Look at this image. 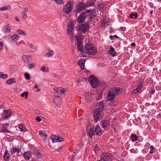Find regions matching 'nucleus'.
<instances>
[{
    "mask_svg": "<svg viewBox=\"0 0 161 161\" xmlns=\"http://www.w3.org/2000/svg\"><path fill=\"white\" fill-rule=\"evenodd\" d=\"M122 89L119 87L112 88L108 92L107 97V100L112 101L114 99L115 96L120 93Z\"/></svg>",
    "mask_w": 161,
    "mask_h": 161,
    "instance_id": "1",
    "label": "nucleus"
},
{
    "mask_svg": "<svg viewBox=\"0 0 161 161\" xmlns=\"http://www.w3.org/2000/svg\"><path fill=\"white\" fill-rule=\"evenodd\" d=\"M104 103L103 102H101L99 103V106L100 108H97L93 112V117L94 121L97 122L98 120H100L103 117L102 113L101 111V110H103L104 108Z\"/></svg>",
    "mask_w": 161,
    "mask_h": 161,
    "instance_id": "2",
    "label": "nucleus"
},
{
    "mask_svg": "<svg viewBox=\"0 0 161 161\" xmlns=\"http://www.w3.org/2000/svg\"><path fill=\"white\" fill-rule=\"evenodd\" d=\"M84 51L86 53L90 55H94L97 52V48L93 45L89 43L85 44Z\"/></svg>",
    "mask_w": 161,
    "mask_h": 161,
    "instance_id": "3",
    "label": "nucleus"
},
{
    "mask_svg": "<svg viewBox=\"0 0 161 161\" xmlns=\"http://www.w3.org/2000/svg\"><path fill=\"white\" fill-rule=\"evenodd\" d=\"M88 81L90 85L94 88H96L98 86H103V83H100L97 79L93 75L89 77Z\"/></svg>",
    "mask_w": 161,
    "mask_h": 161,
    "instance_id": "4",
    "label": "nucleus"
},
{
    "mask_svg": "<svg viewBox=\"0 0 161 161\" xmlns=\"http://www.w3.org/2000/svg\"><path fill=\"white\" fill-rule=\"evenodd\" d=\"M89 27L88 23H85L80 25L78 27V29L81 33L84 34L89 29Z\"/></svg>",
    "mask_w": 161,
    "mask_h": 161,
    "instance_id": "5",
    "label": "nucleus"
},
{
    "mask_svg": "<svg viewBox=\"0 0 161 161\" xmlns=\"http://www.w3.org/2000/svg\"><path fill=\"white\" fill-rule=\"evenodd\" d=\"M63 10L66 14H69L70 13V1H68L64 6Z\"/></svg>",
    "mask_w": 161,
    "mask_h": 161,
    "instance_id": "6",
    "label": "nucleus"
},
{
    "mask_svg": "<svg viewBox=\"0 0 161 161\" xmlns=\"http://www.w3.org/2000/svg\"><path fill=\"white\" fill-rule=\"evenodd\" d=\"M53 90L56 93H55L54 95H56V96L57 95L59 96L62 95L66 91V89L65 88H62L61 87H57L54 88Z\"/></svg>",
    "mask_w": 161,
    "mask_h": 161,
    "instance_id": "7",
    "label": "nucleus"
},
{
    "mask_svg": "<svg viewBox=\"0 0 161 161\" xmlns=\"http://www.w3.org/2000/svg\"><path fill=\"white\" fill-rule=\"evenodd\" d=\"M51 139L52 141L53 142H60L64 140V139L62 137L57 136H51Z\"/></svg>",
    "mask_w": 161,
    "mask_h": 161,
    "instance_id": "8",
    "label": "nucleus"
},
{
    "mask_svg": "<svg viewBox=\"0 0 161 161\" xmlns=\"http://www.w3.org/2000/svg\"><path fill=\"white\" fill-rule=\"evenodd\" d=\"M11 111L9 110H4L3 111V114L2 115V118L7 119L11 114Z\"/></svg>",
    "mask_w": 161,
    "mask_h": 161,
    "instance_id": "9",
    "label": "nucleus"
},
{
    "mask_svg": "<svg viewBox=\"0 0 161 161\" xmlns=\"http://www.w3.org/2000/svg\"><path fill=\"white\" fill-rule=\"evenodd\" d=\"M20 151L18 149L15 148H13L10 150L11 155L13 156H18Z\"/></svg>",
    "mask_w": 161,
    "mask_h": 161,
    "instance_id": "10",
    "label": "nucleus"
},
{
    "mask_svg": "<svg viewBox=\"0 0 161 161\" xmlns=\"http://www.w3.org/2000/svg\"><path fill=\"white\" fill-rule=\"evenodd\" d=\"M77 47L78 49L80 52H82L83 51V45L81 41L79 39V38H77Z\"/></svg>",
    "mask_w": 161,
    "mask_h": 161,
    "instance_id": "11",
    "label": "nucleus"
},
{
    "mask_svg": "<svg viewBox=\"0 0 161 161\" xmlns=\"http://www.w3.org/2000/svg\"><path fill=\"white\" fill-rule=\"evenodd\" d=\"M67 27L66 29V33L68 35L70 34V19L68 18L65 20Z\"/></svg>",
    "mask_w": 161,
    "mask_h": 161,
    "instance_id": "12",
    "label": "nucleus"
},
{
    "mask_svg": "<svg viewBox=\"0 0 161 161\" xmlns=\"http://www.w3.org/2000/svg\"><path fill=\"white\" fill-rule=\"evenodd\" d=\"M103 127L104 130H107L110 126V124L109 121L108 120H104L101 123Z\"/></svg>",
    "mask_w": 161,
    "mask_h": 161,
    "instance_id": "13",
    "label": "nucleus"
},
{
    "mask_svg": "<svg viewBox=\"0 0 161 161\" xmlns=\"http://www.w3.org/2000/svg\"><path fill=\"white\" fill-rule=\"evenodd\" d=\"M8 126V124H3L2 127H0V132L9 133V131L7 129Z\"/></svg>",
    "mask_w": 161,
    "mask_h": 161,
    "instance_id": "14",
    "label": "nucleus"
},
{
    "mask_svg": "<svg viewBox=\"0 0 161 161\" xmlns=\"http://www.w3.org/2000/svg\"><path fill=\"white\" fill-rule=\"evenodd\" d=\"M86 13L81 14L79 16L78 18V21L79 23L83 22L86 18Z\"/></svg>",
    "mask_w": 161,
    "mask_h": 161,
    "instance_id": "15",
    "label": "nucleus"
},
{
    "mask_svg": "<svg viewBox=\"0 0 161 161\" xmlns=\"http://www.w3.org/2000/svg\"><path fill=\"white\" fill-rule=\"evenodd\" d=\"M111 155L109 153H103L101 156V159H103V161H106L110 159Z\"/></svg>",
    "mask_w": 161,
    "mask_h": 161,
    "instance_id": "16",
    "label": "nucleus"
},
{
    "mask_svg": "<svg viewBox=\"0 0 161 161\" xmlns=\"http://www.w3.org/2000/svg\"><path fill=\"white\" fill-rule=\"evenodd\" d=\"M11 29V26L8 25L4 26L3 29V31L6 34H8L10 32Z\"/></svg>",
    "mask_w": 161,
    "mask_h": 161,
    "instance_id": "17",
    "label": "nucleus"
},
{
    "mask_svg": "<svg viewBox=\"0 0 161 161\" xmlns=\"http://www.w3.org/2000/svg\"><path fill=\"white\" fill-rule=\"evenodd\" d=\"M23 156L26 160H28L32 157L31 153L30 151L25 152L23 154Z\"/></svg>",
    "mask_w": 161,
    "mask_h": 161,
    "instance_id": "18",
    "label": "nucleus"
},
{
    "mask_svg": "<svg viewBox=\"0 0 161 161\" xmlns=\"http://www.w3.org/2000/svg\"><path fill=\"white\" fill-rule=\"evenodd\" d=\"M53 102L56 105H60L62 103L60 98L57 96L53 98Z\"/></svg>",
    "mask_w": 161,
    "mask_h": 161,
    "instance_id": "19",
    "label": "nucleus"
},
{
    "mask_svg": "<svg viewBox=\"0 0 161 161\" xmlns=\"http://www.w3.org/2000/svg\"><path fill=\"white\" fill-rule=\"evenodd\" d=\"M94 128V132L96 134L98 135H102V130L99 126H96Z\"/></svg>",
    "mask_w": 161,
    "mask_h": 161,
    "instance_id": "20",
    "label": "nucleus"
},
{
    "mask_svg": "<svg viewBox=\"0 0 161 161\" xmlns=\"http://www.w3.org/2000/svg\"><path fill=\"white\" fill-rule=\"evenodd\" d=\"M16 129L17 130H20L23 132H25L26 131L25 126L22 124L16 126Z\"/></svg>",
    "mask_w": 161,
    "mask_h": 161,
    "instance_id": "21",
    "label": "nucleus"
},
{
    "mask_svg": "<svg viewBox=\"0 0 161 161\" xmlns=\"http://www.w3.org/2000/svg\"><path fill=\"white\" fill-rule=\"evenodd\" d=\"M86 61L85 59L84 58L80 59L78 62V64L80 68L82 69H84V64Z\"/></svg>",
    "mask_w": 161,
    "mask_h": 161,
    "instance_id": "22",
    "label": "nucleus"
},
{
    "mask_svg": "<svg viewBox=\"0 0 161 161\" xmlns=\"http://www.w3.org/2000/svg\"><path fill=\"white\" fill-rule=\"evenodd\" d=\"M31 55H24L22 56V58L24 61L29 62V60L31 58Z\"/></svg>",
    "mask_w": 161,
    "mask_h": 161,
    "instance_id": "23",
    "label": "nucleus"
},
{
    "mask_svg": "<svg viewBox=\"0 0 161 161\" xmlns=\"http://www.w3.org/2000/svg\"><path fill=\"white\" fill-rule=\"evenodd\" d=\"M10 154L8 151H6L4 153L3 158L6 161H8L10 158Z\"/></svg>",
    "mask_w": 161,
    "mask_h": 161,
    "instance_id": "24",
    "label": "nucleus"
},
{
    "mask_svg": "<svg viewBox=\"0 0 161 161\" xmlns=\"http://www.w3.org/2000/svg\"><path fill=\"white\" fill-rule=\"evenodd\" d=\"M108 53L111 55L113 57L115 56L116 55V53L115 51L114 48L111 47L110 50L108 52Z\"/></svg>",
    "mask_w": 161,
    "mask_h": 161,
    "instance_id": "25",
    "label": "nucleus"
},
{
    "mask_svg": "<svg viewBox=\"0 0 161 161\" xmlns=\"http://www.w3.org/2000/svg\"><path fill=\"white\" fill-rule=\"evenodd\" d=\"M92 94L91 93H86L85 94V97L86 99L88 101H89L92 99Z\"/></svg>",
    "mask_w": 161,
    "mask_h": 161,
    "instance_id": "26",
    "label": "nucleus"
},
{
    "mask_svg": "<svg viewBox=\"0 0 161 161\" xmlns=\"http://www.w3.org/2000/svg\"><path fill=\"white\" fill-rule=\"evenodd\" d=\"M86 4H85L83 3H80L78 8L80 10V11H81L84 9L86 7Z\"/></svg>",
    "mask_w": 161,
    "mask_h": 161,
    "instance_id": "27",
    "label": "nucleus"
},
{
    "mask_svg": "<svg viewBox=\"0 0 161 161\" xmlns=\"http://www.w3.org/2000/svg\"><path fill=\"white\" fill-rule=\"evenodd\" d=\"M94 128H91L89 131V134L90 137H92V135L94 134Z\"/></svg>",
    "mask_w": 161,
    "mask_h": 161,
    "instance_id": "28",
    "label": "nucleus"
},
{
    "mask_svg": "<svg viewBox=\"0 0 161 161\" xmlns=\"http://www.w3.org/2000/svg\"><path fill=\"white\" fill-rule=\"evenodd\" d=\"M54 54L53 51L52 50H48V52L46 54L45 56L47 57H49L52 56Z\"/></svg>",
    "mask_w": 161,
    "mask_h": 161,
    "instance_id": "29",
    "label": "nucleus"
},
{
    "mask_svg": "<svg viewBox=\"0 0 161 161\" xmlns=\"http://www.w3.org/2000/svg\"><path fill=\"white\" fill-rule=\"evenodd\" d=\"M39 134L41 137L44 138H46L47 136V135L45 133V132L43 131H40Z\"/></svg>",
    "mask_w": 161,
    "mask_h": 161,
    "instance_id": "30",
    "label": "nucleus"
},
{
    "mask_svg": "<svg viewBox=\"0 0 161 161\" xmlns=\"http://www.w3.org/2000/svg\"><path fill=\"white\" fill-rule=\"evenodd\" d=\"M95 3V1L94 0L89 1L86 4V7H89L90 6H93Z\"/></svg>",
    "mask_w": 161,
    "mask_h": 161,
    "instance_id": "31",
    "label": "nucleus"
},
{
    "mask_svg": "<svg viewBox=\"0 0 161 161\" xmlns=\"http://www.w3.org/2000/svg\"><path fill=\"white\" fill-rule=\"evenodd\" d=\"M16 82L15 78H11L7 80V83L8 84H11L12 83H15Z\"/></svg>",
    "mask_w": 161,
    "mask_h": 161,
    "instance_id": "32",
    "label": "nucleus"
},
{
    "mask_svg": "<svg viewBox=\"0 0 161 161\" xmlns=\"http://www.w3.org/2000/svg\"><path fill=\"white\" fill-rule=\"evenodd\" d=\"M19 38V37H18V36L15 34H14L11 36V38L14 42L16 40H17Z\"/></svg>",
    "mask_w": 161,
    "mask_h": 161,
    "instance_id": "33",
    "label": "nucleus"
},
{
    "mask_svg": "<svg viewBox=\"0 0 161 161\" xmlns=\"http://www.w3.org/2000/svg\"><path fill=\"white\" fill-rule=\"evenodd\" d=\"M11 8L10 5H8L6 6H5L1 8V11L8 10H9Z\"/></svg>",
    "mask_w": 161,
    "mask_h": 161,
    "instance_id": "34",
    "label": "nucleus"
},
{
    "mask_svg": "<svg viewBox=\"0 0 161 161\" xmlns=\"http://www.w3.org/2000/svg\"><path fill=\"white\" fill-rule=\"evenodd\" d=\"M27 13L25 12H22L21 14V18L23 20H25L27 18Z\"/></svg>",
    "mask_w": 161,
    "mask_h": 161,
    "instance_id": "35",
    "label": "nucleus"
},
{
    "mask_svg": "<svg viewBox=\"0 0 161 161\" xmlns=\"http://www.w3.org/2000/svg\"><path fill=\"white\" fill-rule=\"evenodd\" d=\"M131 140L132 141L134 142L135 141H136L137 140V139L138 138V137L136 135H131L130 136Z\"/></svg>",
    "mask_w": 161,
    "mask_h": 161,
    "instance_id": "36",
    "label": "nucleus"
},
{
    "mask_svg": "<svg viewBox=\"0 0 161 161\" xmlns=\"http://www.w3.org/2000/svg\"><path fill=\"white\" fill-rule=\"evenodd\" d=\"M8 77V75L7 74H3L2 72H0V78L3 79H6Z\"/></svg>",
    "mask_w": 161,
    "mask_h": 161,
    "instance_id": "37",
    "label": "nucleus"
},
{
    "mask_svg": "<svg viewBox=\"0 0 161 161\" xmlns=\"http://www.w3.org/2000/svg\"><path fill=\"white\" fill-rule=\"evenodd\" d=\"M17 32L19 34L22 35H26L25 32L23 30H17Z\"/></svg>",
    "mask_w": 161,
    "mask_h": 161,
    "instance_id": "38",
    "label": "nucleus"
},
{
    "mask_svg": "<svg viewBox=\"0 0 161 161\" xmlns=\"http://www.w3.org/2000/svg\"><path fill=\"white\" fill-rule=\"evenodd\" d=\"M28 92H24L21 94V97H23L25 96V98L26 99L28 97Z\"/></svg>",
    "mask_w": 161,
    "mask_h": 161,
    "instance_id": "39",
    "label": "nucleus"
},
{
    "mask_svg": "<svg viewBox=\"0 0 161 161\" xmlns=\"http://www.w3.org/2000/svg\"><path fill=\"white\" fill-rule=\"evenodd\" d=\"M41 70L43 72H48V69L45 67L43 66L41 68Z\"/></svg>",
    "mask_w": 161,
    "mask_h": 161,
    "instance_id": "40",
    "label": "nucleus"
},
{
    "mask_svg": "<svg viewBox=\"0 0 161 161\" xmlns=\"http://www.w3.org/2000/svg\"><path fill=\"white\" fill-rule=\"evenodd\" d=\"M35 65V63H33L31 64H28L27 65V67L29 69H31L33 68Z\"/></svg>",
    "mask_w": 161,
    "mask_h": 161,
    "instance_id": "41",
    "label": "nucleus"
},
{
    "mask_svg": "<svg viewBox=\"0 0 161 161\" xmlns=\"http://www.w3.org/2000/svg\"><path fill=\"white\" fill-rule=\"evenodd\" d=\"M24 75L25 76V78L26 79L29 80L31 79L30 75L28 73H25L24 74Z\"/></svg>",
    "mask_w": 161,
    "mask_h": 161,
    "instance_id": "42",
    "label": "nucleus"
},
{
    "mask_svg": "<svg viewBox=\"0 0 161 161\" xmlns=\"http://www.w3.org/2000/svg\"><path fill=\"white\" fill-rule=\"evenodd\" d=\"M54 1L58 4H64V2L62 1V0H54Z\"/></svg>",
    "mask_w": 161,
    "mask_h": 161,
    "instance_id": "43",
    "label": "nucleus"
},
{
    "mask_svg": "<svg viewBox=\"0 0 161 161\" xmlns=\"http://www.w3.org/2000/svg\"><path fill=\"white\" fill-rule=\"evenodd\" d=\"M92 15L91 14H88L87 15H86V18L89 20H90V19H92Z\"/></svg>",
    "mask_w": 161,
    "mask_h": 161,
    "instance_id": "44",
    "label": "nucleus"
},
{
    "mask_svg": "<svg viewBox=\"0 0 161 161\" xmlns=\"http://www.w3.org/2000/svg\"><path fill=\"white\" fill-rule=\"evenodd\" d=\"M130 151L131 153H136L138 151L137 150V149H132L130 150Z\"/></svg>",
    "mask_w": 161,
    "mask_h": 161,
    "instance_id": "45",
    "label": "nucleus"
},
{
    "mask_svg": "<svg viewBox=\"0 0 161 161\" xmlns=\"http://www.w3.org/2000/svg\"><path fill=\"white\" fill-rule=\"evenodd\" d=\"M29 47H30L31 49V50H30V52L31 53H32L33 52V51L32 50V49H33V45L32 44V43H30L29 44Z\"/></svg>",
    "mask_w": 161,
    "mask_h": 161,
    "instance_id": "46",
    "label": "nucleus"
},
{
    "mask_svg": "<svg viewBox=\"0 0 161 161\" xmlns=\"http://www.w3.org/2000/svg\"><path fill=\"white\" fill-rule=\"evenodd\" d=\"M35 153L37 156L38 157H40L41 155L39 152L38 151H36L35 152Z\"/></svg>",
    "mask_w": 161,
    "mask_h": 161,
    "instance_id": "47",
    "label": "nucleus"
},
{
    "mask_svg": "<svg viewBox=\"0 0 161 161\" xmlns=\"http://www.w3.org/2000/svg\"><path fill=\"white\" fill-rule=\"evenodd\" d=\"M98 150H99V149L98 148V146L97 144H96L95 146V147H94L95 151V152L97 151H98Z\"/></svg>",
    "mask_w": 161,
    "mask_h": 161,
    "instance_id": "48",
    "label": "nucleus"
},
{
    "mask_svg": "<svg viewBox=\"0 0 161 161\" xmlns=\"http://www.w3.org/2000/svg\"><path fill=\"white\" fill-rule=\"evenodd\" d=\"M142 88V86L140 85H138L137 86V88L136 89L138 91V92H140Z\"/></svg>",
    "mask_w": 161,
    "mask_h": 161,
    "instance_id": "49",
    "label": "nucleus"
},
{
    "mask_svg": "<svg viewBox=\"0 0 161 161\" xmlns=\"http://www.w3.org/2000/svg\"><path fill=\"white\" fill-rule=\"evenodd\" d=\"M3 44V42H0V50H2Z\"/></svg>",
    "mask_w": 161,
    "mask_h": 161,
    "instance_id": "50",
    "label": "nucleus"
},
{
    "mask_svg": "<svg viewBox=\"0 0 161 161\" xmlns=\"http://www.w3.org/2000/svg\"><path fill=\"white\" fill-rule=\"evenodd\" d=\"M36 120L37 121L39 122H40L42 120V119L39 117L38 116L36 117Z\"/></svg>",
    "mask_w": 161,
    "mask_h": 161,
    "instance_id": "51",
    "label": "nucleus"
},
{
    "mask_svg": "<svg viewBox=\"0 0 161 161\" xmlns=\"http://www.w3.org/2000/svg\"><path fill=\"white\" fill-rule=\"evenodd\" d=\"M150 93L151 94H154L155 93V91L154 90L152 89L149 91Z\"/></svg>",
    "mask_w": 161,
    "mask_h": 161,
    "instance_id": "52",
    "label": "nucleus"
},
{
    "mask_svg": "<svg viewBox=\"0 0 161 161\" xmlns=\"http://www.w3.org/2000/svg\"><path fill=\"white\" fill-rule=\"evenodd\" d=\"M139 92H138V91L136 89H135L134 90H133V91H132V93L133 94H136Z\"/></svg>",
    "mask_w": 161,
    "mask_h": 161,
    "instance_id": "53",
    "label": "nucleus"
},
{
    "mask_svg": "<svg viewBox=\"0 0 161 161\" xmlns=\"http://www.w3.org/2000/svg\"><path fill=\"white\" fill-rule=\"evenodd\" d=\"M28 11V9L27 8H24V10L22 11L23 12H25L26 13Z\"/></svg>",
    "mask_w": 161,
    "mask_h": 161,
    "instance_id": "54",
    "label": "nucleus"
},
{
    "mask_svg": "<svg viewBox=\"0 0 161 161\" xmlns=\"http://www.w3.org/2000/svg\"><path fill=\"white\" fill-rule=\"evenodd\" d=\"M91 10H87L85 12H84L83 13H86V15H87V13H89L91 12Z\"/></svg>",
    "mask_w": 161,
    "mask_h": 161,
    "instance_id": "55",
    "label": "nucleus"
},
{
    "mask_svg": "<svg viewBox=\"0 0 161 161\" xmlns=\"http://www.w3.org/2000/svg\"><path fill=\"white\" fill-rule=\"evenodd\" d=\"M134 14L131 13L129 15V17L130 18H134Z\"/></svg>",
    "mask_w": 161,
    "mask_h": 161,
    "instance_id": "56",
    "label": "nucleus"
},
{
    "mask_svg": "<svg viewBox=\"0 0 161 161\" xmlns=\"http://www.w3.org/2000/svg\"><path fill=\"white\" fill-rule=\"evenodd\" d=\"M134 18H135V19H136L137 17V14L136 13H135V14H134Z\"/></svg>",
    "mask_w": 161,
    "mask_h": 161,
    "instance_id": "57",
    "label": "nucleus"
},
{
    "mask_svg": "<svg viewBox=\"0 0 161 161\" xmlns=\"http://www.w3.org/2000/svg\"><path fill=\"white\" fill-rule=\"evenodd\" d=\"M15 20L18 22L19 21V19L18 18V17L16 16L15 18Z\"/></svg>",
    "mask_w": 161,
    "mask_h": 161,
    "instance_id": "58",
    "label": "nucleus"
},
{
    "mask_svg": "<svg viewBox=\"0 0 161 161\" xmlns=\"http://www.w3.org/2000/svg\"><path fill=\"white\" fill-rule=\"evenodd\" d=\"M150 148L151 150H153L154 149V147L152 145L150 146Z\"/></svg>",
    "mask_w": 161,
    "mask_h": 161,
    "instance_id": "59",
    "label": "nucleus"
},
{
    "mask_svg": "<svg viewBox=\"0 0 161 161\" xmlns=\"http://www.w3.org/2000/svg\"><path fill=\"white\" fill-rule=\"evenodd\" d=\"M136 45L133 42L131 43V47H134Z\"/></svg>",
    "mask_w": 161,
    "mask_h": 161,
    "instance_id": "60",
    "label": "nucleus"
},
{
    "mask_svg": "<svg viewBox=\"0 0 161 161\" xmlns=\"http://www.w3.org/2000/svg\"><path fill=\"white\" fill-rule=\"evenodd\" d=\"M109 38L111 40H113L114 38L113 36H109Z\"/></svg>",
    "mask_w": 161,
    "mask_h": 161,
    "instance_id": "61",
    "label": "nucleus"
},
{
    "mask_svg": "<svg viewBox=\"0 0 161 161\" xmlns=\"http://www.w3.org/2000/svg\"><path fill=\"white\" fill-rule=\"evenodd\" d=\"M121 29L123 31H125L126 30V28L125 27H123L121 28Z\"/></svg>",
    "mask_w": 161,
    "mask_h": 161,
    "instance_id": "62",
    "label": "nucleus"
},
{
    "mask_svg": "<svg viewBox=\"0 0 161 161\" xmlns=\"http://www.w3.org/2000/svg\"><path fill=\"white\" fill-rule=\"evenodd\" d=\"M113 36L114 38H118V37L116 35H115Z\"/></svg>",
    "mask_w": 161,
    "mask_h": 161,
    "instance_id": "63",
    "label": "nucleus"
},
{
    "mask_svg": "<svg viewBox=\"0 0 161 161\" xmlns=\"http://www.w3.org/2000/svg\"><path fill=\"white\" fill-rule=\"evenodd\" d=\"M153 153V150H151L149 152V153L152 154Z\"/></svg>",
    "mask_w": 161,
    "mask_h": 161,
    "instance_id": "64",
    "label": "nucleus"
}]
</instances>
